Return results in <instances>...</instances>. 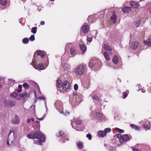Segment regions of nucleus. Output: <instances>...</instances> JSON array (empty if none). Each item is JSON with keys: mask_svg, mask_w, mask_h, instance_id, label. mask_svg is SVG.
Wrapping results in <instances>:
<instances>
[{"mask_svg": "<svg viewBox=\"0 0 151 151\" xmlns=\"http://www.w3.org/2000/svg\"><path fill=\"white\" fill-rule=\"evenodd\" d=\"M27 137L29 139H37L34 140V142L39 145H42V143L45 142L46 140L45 135L40 131H32L27 135Z\"/></svg>", "mask_w": 151, "mask_h": 151, "instance_id": "1", "label": "nucleus"}, {"mask_svg": "<svg viewBox=\"0 0 151 151\" xmlns=\"http://www.w3.org/2000/svg\"><path fill=\"white\" fill-rule=\"evenodd\" d=\"M47 58L46 60H42L40 63H39L37 66H34L32 65V63H31L30 64L36 69L43 70L45 69L47 67L49 62Z\"/></svg>", "mask_w": 151, "mask_h": 151, "instance_id": "2", "label": "nucleus"}, {"mask_svg": "<svg viewBox=\"0 0 151 151\" xmlns=\"http://www.w3.org/2000/svg\"><path fill=\"white\" fill-rule=\"evenodd\" d=\"M86 66L83 64L79 65L75 69L74 72L76 75H82L86 71Z\"/></svg>", "mask_w": 151, "mask_h": 151, "instance_id": "3", "label": "nucleus"}, {"mask_svg": "<svg viewBox=\"0 0 151 151\" xmlns=\"http://www.w3.org/2000/svg\"><path fill=\"white\" fill-rule=\"evenodd\" d=\"M100 63L99 59L95 58L92 59L89 63V66L90 68L93 67L94 68H97L100 64Z\"/></svg>", "mask_w": 151, "mask_h": 151, "instance_id": "4", "label": "nucleus"}, {"mask_svg": "<svg viewBox=\"0 0 151 151\" xmlns=\"http://www.w3.org/2000/svg\"><path fill=\"white\" fill-rule=\"evenodd\" d=\"M55 106L56 109L60 113L63 112V104L60 101H57L55 103Z\"/></svg>", "mask_w": 151, "mask_h": 151, "instance_id": "5", "label": "nucleus"}, {"mask_svg": "<svg viewBox=\"0 0 151 151\" xmlns=\"http://www.w3.org/2000/svg\"><path fill=\"white\" fill-rule=\"evenodd\" d=\"M131 138V136L130 135L125 134L119 139V141L121 143H124V141L127 142Z\"/></svg>", "mask_w": 151, "mask_h": 151, "instance_id": "6", "label": "nucleus"}, {"mask_svg": "<svg viewBox=\"0 0 151 151\" xmlns=\"http://www.w3.org/2000/svg\"><path fill=\"white\" fill-rule=\"evenodd\" d=\"M16 104V101L14 100L8 101L6 103L5 107L7 108H12Z\"/></svg>", "mask_w": 151, "mask_h": 151, "instance_id": "7", "label": "nucleus"}, {"mask_svg": "<svg viewBox=\"0 0 151 151\" xmlns=\"http://www.w3.org/2000/svg\"><path fill=\"white\" fill-rule=\"evenodd\" d=\"M90 29L89 26L87 24H84L81 27V30L84 34L88 33Z\"/></svg>", "mask_w": 151, "mask_h": 151, "instance_id": "8", "label": "nucleus"}, {"mask_svg": "<svg viewBox=\"0 0 151 151\" xmlns=\"http://www.w3.org/2000/svg\"><path fill=\"white\" fill-rule=\"evenodd\" d=\"M95 115H96L97 119L99 121L101 122L104 120L105 116L101 113L96 112Z\"/></svg>", "mask_w": 151, "mask_h": 151, "instance_id": "9", "label": "nucleus"}, {"mask_svg": "<svg viewBox=\"0 0 151 151\" xmlns=\"http://www.w3.org/2000/svg\"><path fill=\"white\" fill-rule=\"evenodd\" d=\"M37 55L38 57L37 58V60L38 61V59L40 58H43L45 56V54L42 51H38L37 53Z\"/></svg>", "mask_w": 151, "mask_h": 151, "instance_id": "10", "label": "nucleus"}, {"mask_svg": "<svg viewBox=\"0 0 151 151\" xmlns=\"http://www.w3.org/2000/svg\"><path fill=\"white\" fill-rule=\"evenodd\" d=\"M12 122L15 124H18L19 123V118L17 115H15V118L12 119Z\"/></svg>", "mask_w": 151, "mask_h": 151, "instance_id": "11", "label": "nucleus"}, {"mask_svg": "<svg viewBox=\"0 0 151 151\" xmlns=\"http://www.w3.org/2000/svg\"><path fill=\"white\" fill-rule=\"evenodd\" d=\"M130 4L131 6L133 8H137L139 5L138 3L134 1H131L130 3Z\"/></svg>", "mask_w": 151, "mask_h": 151, "instance_id": "12", "label": "nucleus"}, {"mask_svg": "<svg viewBox=\"0 0 151 151\" xmlns=\"http://www.w3.org/2000/svg\"><path fill=\"white\" fill-rule=\"evenodd\" d=\"M7 127L6 126H3L0 131V134L2 135H4L7 131Z\"/></svg>", "mask_w": 151, "mask_h": 151, "instance_id": "13", "label": "nucleus"}, {"mask_svg": "<svg viewBox=\"0 0 151 151\" xmlns=\"http://www.w3.org/2000/svg\"><path fill=\"white\" fill-rule=\"evenodd\" d=\"M98 135L101 137H104L106 135V133L104 131H99L98 133Z\"/></svg>", "mask_w": 151, "mask_h": 151, "instance_id": "14", "label": "nucleus"}, {"mask_svg": "<svg viewBox=\"0 0 151 151\" xmlns=\"http://www.w3.org/2000/svg\"><path fill=\"white\" fill-rule=\"evenodd\" d=\"M104 48L106 50L111 51L112 50V47L106 44H105L104 46Z\"/></svg>", "mask_w": 151, "mask_h": 151, "instance_id": "15", "label": "nucleus"}, {"mask_svg": "<svg viewBox=\"0 0 151 151\" xmlns=\"http://www.w3.org/2000/svg\"><path fill=\"white\" fill-rule=\"evenodd\" d=\"M130 7L126 6L124 7L122 9L123 13H127L129 12L131 10Z\"/></svg>", "mask_w": 151, "mask_h": 151, "instance_id": "16", "label": "nucleus"}, {"mask_svg": "<svg viewBox=\"0 0 151 151\" xmlns=\"http://www.w3.org/2000/svg\"><path fill=\"white\" fill-rule=\"evenodd\" d=\"M138 43L137 42H132L131 45V47L134 50L136 49L138 46Z\"/></svg>", "mask_w": 151, "mask_h": 151, "instance_id": "17", "label": "nucleus"}, {"mask_svg": "<svg viewBox=\"0 0 151 151\" xmlns=\"http://www.w3.org/2000/svg\"><path fill=\"white\" fill-rule=\"evenodd\" d=\"M75 99L76 101V102L80 103L82 100V96L81 95L77 96Z\"/></svg>", "mask_w": 151, "mask_h": 151, "instance_id": "18", "label": "nucleus"}, {"mask_svg": "<svg viewBox=\"0 0 151 151\" xmlns=\"http://www.w3.org/2000/svg\"><path fill=\"white\" fill-rule=\"evenodd\" d=\"M68 83L66 81H65L62 84V87L63 89H66L68 88Z\"/></svg>", "mask_w": 151, "mask_h": 151, "instance_id": "19", "label": "nucleus"}, {"mask_svg": "<svg viewBox=\"0 0 151 151\" xmlns=\"http://www.w3.org/2000/svg\"><path fill=\"white\" fill-rule=\"evenodd\" d=\"M103 55L105 58L106 60L109 61L110 60V58L107 52H104L103 53Z\"/></svg>", "mask_w": 151, "mask_h": 151, "instance_id": "20", "label": "nucleus"}, {"mask_svg": "<svg viewBox=\"0 0 151 151\" xmlns=\"http://www.w3.org/2000/svg\"><path fill=\"white\" fill-rule=\"evenodd\" d=\"M13 133V135H14V138H15V134H14V133L13 131V130H11L10 131V132L9 133V135H8V138L7 139V140H6V141H7V145H8L9 146V142L10 141V139H9V136L10 134L11 133Z\"/></svg>", "mask_w": 151, "mask_h": 151, "instance_id": "21", "label": "nucleus"}, {"mask_svg": "<svg viewBox=\"0 0 151 151\" xmlns=\"http://www.w3.org/2000/svg\"><path fill=\"white\" fill-rule=\"evenodd\" d=\"M144 43L149 46H151V39L148 38L146 41H144Z\"/></svg>", "mask_w": 151, "mask_h": 151, "instance_id": "22", "label": "nucleus"}, {"mask_svg": "<svg viewBox=\"0 0 151 151\" xmlns=\"http://www.w3.org/2000/svg\"><path fill=\"white\" fill-rule=\"evenodd\" d=\"M70 54L73 55H75L76 52V50L73 47H71L70 48Z\"/></svg>", "mask_w": 151, "mask_h": 151, "instance_id": "23", "label": "nucleus"}, {"mask_svg": "<svg viewBox=\"0 0 151 151\" xmlns=\"http://www.w3.org/2000/svg\"><path fill=\"white\" fill-rule=\"evenodd\" d=\"M78 148L79 149H81L83 147V143L81 142H78L76 143Z\"/></svg>", "mask_w": 151, "mask_h": 151, "instance_id": "24", "label": "nucleus"}, {"mask_svg": "<svg viewBox=\"0 0 151 151\" xmlns=\"http://www.w3.org/2000/svg\"><path fill=\"white\" fill-rule=\"evenodd\" d=\"M116 15L113 14L111 17L110 19L112 21V22L113 23H115L116 22Z\"/></svg>", "mask_w": 151, "mask_h": 151, "instance_id": "25", "label": "nucleus"}, {"mask_svg": "<svg viewBox=\"0 0 151 151\" xmlns=\"http://www.w3.org/2000/svg\"><path fill=\"white\" fill-rule=\"evenodd\" d=\"M130 126L133 129H134L137 130H139L140 129L139 127L134 124H131Z\"/></svg>", "mask_w": 151, "mask_h": 151, "instance_id": "26", "label": "nucleus"}, {"mask_svg": "<svg viewBox=\"0 0 151 151\" xmlns=\"http://www.w3.org/2000/svg\"><path fill=\"white\" fill-rule=\"evenodd\" d=\"M80 48L82 53H84L86 51V47L83 45H80Z\"/></svg>", "mask_w": 151, "mask_h": 151, "instance_id": "27", "label": "nucleus"}, {"mask_svg": "<svg viewBox=\"0 0 151 151\" xmlns=\"http://www.w3.org/2000/svg\"><path fill=\"white\" fill-rule=\"evenodd\" d=\"M92 98L93 99L94 102H95L96 101H99L100 100V99L98 98V97L96 95H92Z\"/></svg>", "mask_w": 151, "mask_h": 151, "instance_id": "28", "label": "nucleus"}, {"mask_svg": "<svg viewBox=\"0 0 151 151\" xmlns=\"http://www.w3.org/2000/svg\"><path fill=\"white\" fill-rule=\"evenodd\" d=\"M112 60L114 63L115 64H117L118 62V59L117 56L116 55H114Z\"/></svg>", "mask_w": 151, "mask_h": 151, "instance_id": "29", "label": "nucleus"}, {"mask_svg": "<svg viewBox=\"0 0 151 151\" xmlns=\"http://www.w3.org/2000/svg\"><path fill=\"white\" fill-rule=\"evenodd\" d=\"M57 85L58 87L61 88L62 87V83L60 80L58 79L56 81Z\"/></svg>", "mask_w": 151, "mask_h": 151, "instance_id": "30", "label": "nucleus"}, {"mask_svg": "<svg viewBox=\"0 0 151 151\" xmlns=\"http://www.w3.org/2000/svg\"><path fill=\"white\" fill-rule=\"evenodd\" d=\"M70 68V66L67 64H65L63 65V69L65 70H68Z\"/></svg>", "mask_w": 151, "mask_h": 151, "instance_id": "31", "label": "nucleus"}, {"mask_svg": "<svg viewBox=\"0 0 151 151\" xmlns=\"http://www.w3.org/2000/svg\"><path fill=\"white\" fill-rule=\"evenodd\" d=\"M18 95V94L14 91L11 93L10 96L11 98H15Z\"/></svg>", "mask_w": 151, "mask_h": 151, "instance_id": "32", "label": "nucleus"}, {"mask_svg": "<svg viewBox=\"0 0 151 151\" xmlns=\"http://www.w3.org/2000/svg\"><path fill=\"white\" fill-rule=\"evenodd\" d=\"M29 41V40L28 38H25L23 39L22 40V42L25 44H27Z\"/></svg>", "mask_w": 151, "mask_h": 151, "instance_id": "33", "label": "nucleus"}, {"mask_svg": "<svg viewBox=\"0 0 151 151\" xmlns=\"http://www.w3.org/2000/svg\"><path fill=\"white\" fill-rule=\"evenodd\" d=\"M7 0H1L0 1V4L2 6H5L7 4Z\"/></svg>", "mask_w": 151, "mask_h": 151, "instance_id": "34", "label": "nucleus"}, {"mask_svg": "<svg viewBox=\"0 0 151 151\" xmlns=\"http://www.w3.org/2000/svg\"><path fill=\"white\" fill-rule=\"evenodd\" d=\"M37 27H33L32 29L31 32L34 34H35L37 32Z\"/></svg>", "mask_w": 151, "mask_h": 151, "instance_id": "35", "label": "nucleus"}, {"mask_svg": "<svg viewBox=\"0 0 151 151\" xmlns=\"http://www.w3.org/2000/svg\"><path fill=\"white\" fill-rule=\"evenodd\" d=\"M64 134V132L63 131H60L57 134V135L58 137H60Z\"/></svg>", "mask_w": 151, "mask_h": 151, "instance_id": "36", "label": "nucleus"}, {"mask_svg": "<svg viewBox=\"0 0 151 151\" xmlns=\"http://www.w3.org/2000/svg\"><path fill=\"white\" fill-rule=\"evenodd\" d=\"M31 63H32V65H33L35 66V65L37 64V61L35 58H33L32 62Z\"/></svg>", "mask_w": 151, "mask_h": 151, "instance_id": "37", "label": "nucleus"}, {"mask_svg": "<svg viewBox=\"0 0 151 151\" xmlns=\"http://www.w3.org/2000/svg\"><path fill=\"white\" fill-rule=\"evenodd\" d=\"M75 123L77 124H81L82 122L81 120L80 119H77L75 120Z\"/></svg>", "mask_w": 151, "mask_h": 151, "instance_id": "38", "label": "nucleus"}, {"mask_svg": "<svg viewBox=\"0 0 151 151\" xmlns=\"http://www.w3.org/2000/svg\"><path fill=\"white\" fill-rule=\"evenodd\" d=\"M68 140V137L67 136L63 137L61 139L62 141L63 142H65V140L67 141Z\"/></svg>", "mask_w": 151, "mask_h": 151, "instance_id": "39", "label": "nucleus"}, {"mask_svg": "<svg viewBox=\"0 0 151 151\" xmlns=\"http://www.w3.org/2000/svg\"><path fill=\"white\" fill-rule=\"evenodd\" d=\"M111 131V129L110 128H107L105 129L104 130V132L106 133V134L107 133L110 132Z\"/></svg>", "mask_w": 151, "mask_h": 151, "instance_id": "40", "label": "nucleus"}, {"mask_svg": "<svg viewBox=\"0 0 151 151\" xmlns=\"http://www.w3.org/2000/svg\"><path fill=\"white\" fill-rule=\"evenodd\" d=\"M29 40L31 41H33L35 40V36L34 35H32L29 38Z\"/></svg>", "mask_w": 151, "mask_h": 151, "instance_id": "41", "label": "nucleus"}, {"mask_svg": "<svg viewBox=\"0 0 151 151\" xmlns=\"http://www.w3.org/2000/svg\"><path fill=\"white\" fill-rule=\"evenodd\" d=\"M62 113L64 115H65L67 116L69 114L70 112L68 111L67 110H65L64 111H63V112H62Z\"/></svg>", "mask_w": 151, "mask_h": 151, "instance_id": "42", "label": "nucleus"}, {"mask_svg": "<svg viewBox=\"0 0 151 151\" xmlns=\"http://www.w3.org/2000/svg\"><path fill=\"white\" fill-rule=\"evenodd\" d=\"M128 92H124L123 93V99H125L127 96L128 94Z\"/></svg>", "mask_w": 151, "mask_h": 151, "instance_id": "43", "label": "nucleus"}, {"mask_svg": "<svg viewBox=\"0 0 151 151\" xmlns=\"http://www.w3.org/2000/svg\"><path fill=\"white\" fill-rule=\"evenodd\" d=\"M23 87L25 88L26 89H27L29 88V85L28 84L24 83L23 85Z\"/></svg>", "mask_w": 151, "mask_h": 151, "instance_id": "44", "label": "nucleus"}, {"mask_svg": "<svg viewBox=\"0 0 151 151\" xmlns=\"http://www.w3.org/2000/svg\"><path fill=\"white\" fill-rule=\"evenodd\" d=\"M115 129L118 131H119V133H123L124 132V130L122 129H121L119 128H116Z\"/></svg>", "mask_w": 151, "mask_h": 151, "instance_id": "45", "label": "nucleus"}, {"mask_svg": "<svg viewBox=\"0 0 151 151\" xmlns=\"http://www.w3.org/2000/svg\"><path fill=\"white\" fill-rule=\"evenodd\" d=\"M71 125H72V127L75 129L76 131H80V130L77 127H76L75 126H74L73 125V122H72L71 123Z\"/></svg>", "mask_w": 151, "mask_h": 151, "instance_id": "46", "label": "nucleus"}, {"mask_svg": "<svg viewBox=\"0 0 151 151\" xmlns=\"http://www.w3.org/2000/svg\"><path fill=\"white\" fill-rule=\"evenodd\" d=\"M86 137L90 140H91L92 139L91 135L90 134H87L86 135Z\"/></svg>", "mask_w": 151, "mask_h": 151, "instance_id": "47", "label": "nucleus"}, {"mask_svg": "<svg viewBox=\"0 0 151 151\" xmlns=\"http://www.w3.org/2000/svg\"><path fill=\"white\" fill-rule=\"evenodd\" d=\"M92 40V38L91 37H87V40L88 42H89L90 43L91 42Z\"/></svg>", "mask_w": 151, "mask_h": 151, "instance_id": "48", "label": "nucleus"}, {"mask_svg": "<svg viewBox=\"0 0 151 151\" xmlns=\"http://www.w3.org/2000/svg\"><path fill=\"white\" fill-rule=\"evenodd\" d=\"M74 89L75 90L77 91L78 89V86L77 84H75L74 86Z\"/></svg>", "mask_w": 151, "mask_h": 151, "instance_id": "49", "label": "nucleus"}, {"mask_svg": "<svg viewBox=\"0 0 151 151\" xmlns=\"http://www.w3.org/2000/svg\"><path fill=\"white\" fill-rule=\"evenodd\" d=\"M41 99L43 100L44 101V102L45 101H46L45 98L44 96H42L39 97H38V98L37 99Z\"/></svg>", "mask_w": 151, "mask_h": 151, "instance_id": "50", "label": "nucleus"}, {"mask_svg": "<svg viewBox=\"0 0 151 151\" xmlns=\"http://www.w3.org/2000/svg\"><path fill=\"white\" fill-rule=\"evenodd\" d=\"M140 24V21L139 20H138L136 21V22L135 25L136 27H138Z\"/></svg>", "mask_w": 151, "mask_h": 151, "instance_id": "51", "label": "nucleus"}, {"mask_svg": "<svg viewBox=\"0 0 151 151\" xmlns=\"http://www.w3.org/2000/svg\"><path fill=\"white\" fill-rule=\"evenodd\" d=\"M109 150L111 151H115V148L112 146L109 147Z\"/></svg>", "mask_w": 151, "mask_h": 151, "instance_id": "52", "label": "nucleus"}, {"mask_svg": "<svg viewBox=\"0 0 151 151\" xmlns=\"http://www.w3.org/2000/svg\"><path fill=\"white\" fill-rule=\"evenodd\" d=\"M65 55H64L63 56H62L61 58V62L62 63H63V62H64V57H65Z\"/></svg>", "mask_w": 151, "mask_h": 151, "instance_id": "53", "label": "nucleus"}, {"mask_svg": "<svg viewBox=\"0 0 151 151\" xmlns=\"http://www.w3.org/2000/svg\"><path fill=\"white\" fill-rule=\"evenodd\" d=\"M143 127L147 129H148L149 130L150 129V127L147 125H144L143 126Z\"/></svg>", "mask_w": 151, "mask_h": 151, "instance_id": "54", "label": "nucleus"}, {"mask_svg": "<svg viewBox=\"0 0 151 151\" xmlns=\"http://www.w3.org/2000/svg\"><path fill=\"white\" fill-rule=\"evenodd\" d=\"M44 104H45V108L46 109V112L47 111V103H46V101H45L44 102Z\"/></svg>", "mask_w": 151, "mask_h": 151, "instance_id": "55", "label": "nucleus"}, {"mask_svg": "<svg viewBox=\"0 0 151 151\" xmlns=\"http://www.w3.org/2000/svg\"><path fill=\"white\" fill-rule=\"evenodd\" d=\"M139 90L141 91V92L143 93H145V90L143 88H139Z\"/></svg>", "mask_w": 151, "mask_h": 151, "instance_id": "56", "label": "nucleus"}, {"mask_svg": "<svg viewBox=\"0 0 151 151\" xmlns=\"http://www.w3.org/2000/svg\"><path fill=\"white\" fill-rule=\"evenodd\" d=\"M116 137L119 138H120L122 137V135L120 134H117L116 135Z\"/></svg>", "mask_w": 151, "mask_h": 151, "instance_id": "57", "label": "nucleus"}, {"mask_svg": "<svg viewBox=\"0 0 151 151\" xmlns=\"http://www.w3.org/2000/svg\"><path fill=\"white\" fill-rule=\"evenodd\" d=\"M16 90L18 93H20L22 91V90L21 89H19V88L17 89Z\"/></svg>", "mask_w": 151, "mask_h": 151, "instance_id": "58", "label": "nucleus"}, {"mask_svg": "<svg viewBox=\"0 0 151 151\" xmlns=\"http://www.w3.org/2000/svg\"><path fill=\"white\" fill-rule=\"evenodd\" d=\"M42 7L41 6H39L38 7V11L39 12H40V10L42 9Z\"/></svg>", "mask_w": 151, "mask_h": 151, "instance_id": "59", "label": "nucleus"}, {"mask_svg": "<svg viewBox=\"0 0 151 151\" xmlns=\"http://www.w3.org/2000/svg\"><path fill=\"white\" fill-rule=\"evenodd\" d=\"M45 24V22L44 21H42L40 22V24L41 25H44Z\"/></svg>", "mask_w": 151, "mask_h": 151, "instance_id": "60", "label": "nucleus"}, {"mask_svg": "<svg viewBox=\"0 0 151 151\" xmlns=\"http://www.w3.org/2000/svg\"><path fill=\"white\" fill-rule=\"evenodd\" d=\"M31 122V119H27V123L29 124V123Z\"/></svg>", "mask_w": 151, "mask_h": 151, "instance_id": "61", "label": "nucleus"}, {"mask_svg": "<svg viewBox=\"0 0 151 151\" xmlns=\"http://www.w3.org/2000/svg\"><path fill=\"white\" fill-rule=\"evenodd\" d=\"M18 88L21 89L22 88V86L21 85H19L18 86Z\"/></svg>", "mask_w": 151, "mask_h": 151, "instance_id": "62", "label": "nucleus"}, {"mask_svg": "<svg viewBox=\"0 0 151 151\" xmlns=\"http://www.w3.org/2000/svg\"><path fill=\"white\" fill-rule=\"evenodd\" d=\"M37 119H38L40 120V121H42L44 119L43 117H42L41 118H37Z\"/></svg>", "mask_w": 151, "mask_h": 151, "instance_id": "63", "label": "nucleus"}, {"mask_svg": "<svg viewBox=\"0 0 151 151\" xmlns=\"http://www.w3.org/2000/svg\"><path fill=\"white\" fill-rule=\"evenodd\" d=\"M148 91L151 93V87H150L148 89Z\"/></svg>", "mask_w": 151, "mask_h": 151, "instance_id": "64", "label": "nucleus"}]
</instances>
